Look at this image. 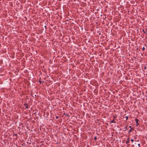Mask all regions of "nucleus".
<instances>
[{
	"instance_id": "f257e3e1",
	"label": "nucleus",
	"mask_w": 147,
	"mask_h": 147,
	"mask_svg": "<svg viewBox=\"0 0 147 147\" xmlns=\"http://www.w3.org/2000/svg\"><path fill=\"white\" fill-rule=\"evenodd\" d=\"M136 122V126H138L139 125L138 121H139V120L138 119H135Z\"/></svg>"
},
{
	"instance_id": "f03ea898",
	"label": "nucleus",
	"mask_w": 147,
	"mask_h": 147,
	"mask_svg": "<svg viewBox=\"0 0 147 147\" xmlns=\"http://www.w3.org/2000/svg\"><path fill=\"white\" fill-rule=\"evenodd\" d=\"M129 138H128L127 139V140L125 141V143L126 144H128L129 143L130 140H129Z\"/></svg>"
},
{
	"instance_id": "7ed1b4c3",
	"label": "nucleus",
	"mask_w": 147,
	"mask_h": 147,
	"mask_svg": "<svg viewBox=\"0 0 147 147\" xmlns=\"http://www.w3.org/2000/svg\"><path fill=\"white\" fill-rule=\"evenodd\" d=\"M24 105L26 106V108L28 109L29 108L28 107V104L27 103L24 104Z\"/></svg>"
},
{
	"instance_id": "20e7f679",
	"label": "nucleus",
	"mask_w": 147,
	"mask_h": 147,
	"mask_svg": "<svg viewBox=\"0 0 147 147\" xmlns=\"http://www.w3.org/2000/svg\"><path fill=\"white\" fill-rule=\"evenodd\" d=\"M133 129L134 128L133 127L131 128L129 130V131L128 133H130L132 131V130H133Z\"/></svg>"
},
{
	"instance_id": "39448f33",
	"label": "nucleus",
	"mask_w": 147,
	"mask_h": 147,
	"mask_svg": "<svg viewBox=\"0 0 147 147\" xmlns=\"http://www.w3.org/2000/svg\"><path fill=\"white\" fill-rule=\"evenodd\" d=\"M111 123H115L116 122L115 121L114 119L111 121Z\"/></svg>"
},
{
	"instance_id": "423d86ee",
	"label": "nucleus",
	"mask_w": 147,
	"mask_h": 147,
	"mask_svg": "<svg viewBox=\"0 0 147 147\" xmlns=\"http://www.w3.org/2000/svg\"><path fill=\"white\" fill-rule=\"evenodd\" d=\"M94 140H95V141H96V140L97 139V137L96 136H95L94 138Z\"/></svg>"
},
{
	"instance_id": "0eeeda50",
	"label": "nucleus",
	"mask_w": 147,
	"mask_h": 147,
	"mask_svg": "<svg viewBox=\"0 0 147 147\" xmlns=\"http://www.w3.org/2000/svg\"><path fill=\"white\" fill-rule=\"evenodd\" d=\"M124 129H126V130H127L128 129L127 128V126H125L124 128Z\"/></svg>"
},
{
	"instance_id": "6e6552de",
	"label": "nucleus",
	"mask_w": 147,
	"mask_h": 147,
	"mask_svg": "<svg viewBox=\"0 0 147 147\" xmlns=\"http://www.w3.org/2000/svg\"><path fill=\"white\" fill-rule=\"evenodd\" d=\"M145 49V48L144 47H143V48H142V51H144Z\"/></svg>"
},
{
	"instance_id": "1a4fd4ad",
	"label": "nucleus",
	"mask_w": 147,
	"mask_h": 147,
	"mask_svg": "<svg viewBox=\"0 0 147 147\" xmlns=\"http://www.w3.org/2000/svg\"><path fill=\"white\" fill-rule=\"evenodd\" d=\"M126 117V120L127 121L128 119V116H127V117Z\"/></svg>"
},
{
	"instance_id": "9d476101",
	"label": "nucleus",
	"mask_w": 147,
	"mask_h": 147,
	"mask_svg": "<svg viewBox=\"0 0 147 147\" xmlns=\"http://www.w3.org/2000/svg\"><path fill=\"white\" fill-rule=\"evenodd\" d=\"M131 141L132 142H133L134 141V140L133 139H132L131 140Z\"/></svg>"
},
{
	"instance_id": "9b49d317",
	"label": "nucleus",
	"mask_w": 147,
	"mask_h": 147,
	"mask_svg": "<svg viewBox=\"0 0 147 147\" xmlns=\"http://www.w3.org/2000/svg\"><path fill=\"white\" fill-rule=\"evenodd\" d=\"M56 119H58L59 118V117L58 116H56Z\"/></svg>"
},
{
	"instance_id": "f8f14e48",
	"label": "nucleus",
	"mask_w": 147,
	"mask_h": 147,
	"mask_svg": "<svg viewBox=\"0 0 147 147\" xmlns=\"http://www.w3.org/2000/svg\"><path fill=\"white\" fill-rule=\"evenodd\" d=\"M138 146L139 147H140V144H138Z\"/></svg>"
},
{
	"instance_id": "ddd939ff",
	"label": "nucleus",
	"mask_w": 147,
	"mask_h": 147,
	"mask_svg": "<svg viewBox=\"0 0 147 147\" xmlns=\"http://www.w3.org/2000/svg\"><path fill=\"white\" fill-rule=\"evenodd\" d=\"M39 82L40 83V84H41V82H41V81H39Z\"/></svg>"
},
{
	"instance_id": "4468645a",
	"label": "nucleus",
	"mask_w": 147,
	"mask_h": 147,
	"mask_svg": "<svg viewBox=\"0 0 147 147\" xmlns=\"http://www.w3.org/2000/svg\"><path fill=\"white\" fill-rule=\"evenodd\" d=\"M129 128H132V127H131V126H129Z\"/></svg>"
},
{
	"instance_id": "2eb2a0df",
	"label": "nucleus",
	"mask_w": 147,
	"mask_h": 147,
	"mask_svg": "<svg viewBox=\"0 0 147 147\" xmlns=\"http://www.w3.org/2000/svg\"><path fill=\"white\" fill-rule=\"evenodd\" d=\"M146 67H144V69H146Z\"/></svg>"
},
{
	"instance_id": "dca6fc26",
	"label": "nucleus",
	"mask_w": 147,
	"mask_h": 147,
	"mask_svg": "<svg viewBox=\"0 0 147 147\" xmlns=\"http://www.w3.org/2000/svg\"><path fill=\"white\" fill-rule=\"evenodd\" d=\"M45 28H46V27H47V26H45Z\"/></svg>"
},
{
	"instance_id": "f3484780",
	"label": "nucleus",
	"mask_w": 147,
	"mask_h": 147,
	"mask_svg": "<svg viewBox=\"0 0 147 147\" xmlns=\"http://www.w3.org/2000/svg\"><path fill=\"white\" fill-rule=\"evenodd\" d=\"M15 136H17V134H16Z\"/></svg>"
},
{
	"instance_id": "a211bd4d",
	"label": "nucleus",
	"mask_w": 147,
	"mask_h": 147,
	"mask_svg": "<svg viewBox=\"0 0 147 147\" xmlns=\"http://www.w3.org/2000/svg\"><path fill=\"white\" fill-rule=\"evenodd\" d=\"M127 145H129V144H128Z\"/></svg>"
},
{
	"instance_id": "6ab92c4d",
	"label": "nucleus",
	"mask_w": 147,
	"mask_h": 147,
	"mask_svg": "<svg viewBox=\"0 0 147 147\" xmlns=\"http://www.w3.org/2000/svg\"><path fill=\"white\" fill-rule=\"evenodd\" d=\"M146 48L147 49V47H146Z\"/></svg>"
}]
</instances>
